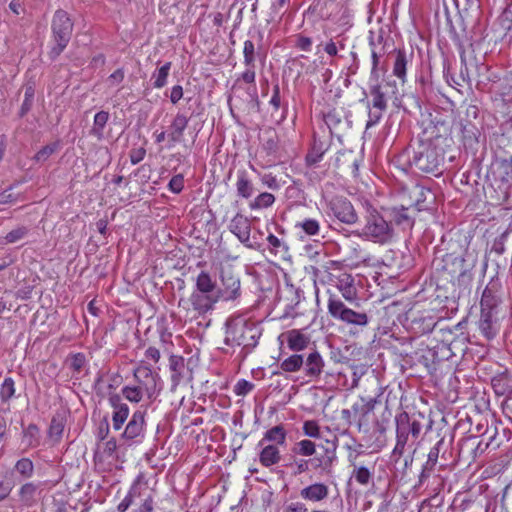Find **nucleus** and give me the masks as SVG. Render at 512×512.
Listing matches in <instances>:
<instances>
[{
  "label": "nucleus",
  "instance_id": "1",
  "mask_svg": "<svg viewBox=\"0 0 512 512\" xmlns=\"http://www.w3.org/2000/svg\"><path fill=\"white\" fill-rule=\"evenodd\" d=\"M411 194L416 197L415 203L405 207L401 206L384 209V214L380 215L375 209L371 207L367 208V212L371 214V219L368 220L367 224H379L378 219L382 220V224H401L402 222H424L429 221V217L432 216L430 209L424 207L423 203L427 200L428 196L432 195L431 190L426 189L423 186L416 185L413 187Z\"/></svg>",
  "mask_w": 512,
  "mask_h": 512
},
{
  "label": "nucleus",
  "instance_id": "2",
  "mask_svg": "<svg viewBox=\"0 0 512 512\" xmlns=\"http://www.w3.org/2000/svg\"><path fill=\"white\" fill-rule=\"evenodd\" d=\"M260 336V326L247 314L231 315L225 322L224 344L232 348L241 347L244 355L257 346Z\"/></svg>",
  "mask_w": 512,
  "mask_h": 512
},
{
  "label": "nucleus",
  "instance_id": "3",
  "mask_svg": "<svg viewBox=\"0 0 512 512\" xmlns=\"http://www.w3.org/2000/svg\"><path fill=\"white\" fill-rule=\"evenodd\" d=\"M407 153L410 165L424 173L437 172L444 161L442 149L431 138L425 137V133L411 142Z\"/></svg>",
  "mask_w": 512,
  "mask_h": 512
},
{
  "label": "nucleus",
  "instance_id": "4",
  "mask_svg": "<svg viewBox=\"0 0 512 512\" xmlns=\"http://www.w3.org/2000/svg\"><path fill=\"white\" fill-rule=\"evenodd\" d=\"M327 309L329 315L353 329H363L369 324V316L366 312L355 311L349 308L335 295L328 298Z\"/></svg>",
  "mask_w": 512,
  "mask_h": 512
},
{
  "label": "nucleus",
  "instance_id": "5",
  "mask_svg": "<svg viewBox=\"0 0 512 512\" xmlns=\"http://www.w3.org/2000/svg\"><path fill=\"white\" fill-rule=\"evenodd\" d=\"M73 31V23L64 10H57L52 20V32L56 45L51 49L50 55L52 59L58 57L67 47Z\"/></svg>",
  "mask_w": 512,
  "mask_h": 512
},
{
  "label": "nucleus",
  "instance_id": "6",
  "mask_svg": "<svg viewBox=\"0 0 512 512\" xmlns=\"http://www.w3.org/2000/svg\"><path fill=\"white\" fill-rule=\"evenodd\" d=\"M133 376L136 381L133 385L141 390L147 399L154 400L158 396L162 389L159 374L154 373L148 366L140 365L134 369Z\"/></svg>",
  "mask_w": 512,
  "mask_h": 512
},
{
  "label": "nucleus",
  "instance_id": "7",
  "mask_svg": "<svg viewBox=\"0 0 512 512\" xmlns=\"http://www.w3.org/2000/svg\"><path fill=\"white\" fill-rule=\"evenodd\" d=\"M213 265L219 266L222 287L218 291V298L225 302H235L241 296L240 279L232 270L226 269L222 261L215 260Z\"/></svg>",
  "mask_w": 512,
  "mask_h": 512
},
{
  "label": "nucleus",
  "instance_id": "8",
  "mask_svg": "<svg viewBox=\"0 0 512 512\" xmlns=\"http://www.w3.org/2000/svg\"><path fill=\"white\" fill-rule=\"evenodd\" d=\"M422 430V425L417 420H411L407 413H402L397 418V429H396V445L395 452L402 454L404 452L405 445L409 440V436L416 440Z\"/></svg>",
  "mask_w": 512,
  "mask_h": 512
},
{
  "label": "nucleus",
  "instance_id": "9",
  "mask_svg": "<svg viewBox=\"0 0 512 512\" xmlns=\"http://www.w3.org/2000/svg\"><path fill=\"white\" fill-rule=\"evenodd\" d=\"M322 118L327 125L331 136L340 139L341 135L351 127V120L344 109L332 108L322 112Z\"/></svg>",
  "mask_w": 512,
  "mask_h": 512
},
{
  "label": "nucleus",
  "instance_id": "10",
  "mask_svg": "<svg viewBox=\"0 0 512 512\" xmlns=\"http://www.w3.org/2000/svg\"><path fill=\"white\" fill-rule=\"evenodd\" d=\"M500 183L498 189V201L504 203L507 208L512 207V156L501 161L499 165Z\"/></svg>",
  "mask_w": 512,
  "mask_h": 512
},
{
  "label": "nucleus",
  "instance_id": "11",
  "mask_svg": "<svg viewBox=\"0 0 512 512\" xmlns=\"http://www.w3.org/2000/svg\"><path fill=\"white\" fill-rule=\"evenodd\" d=\"M40 483L25 481L16 491L15 500L18 507L23 510L34 507L41 496Z\"/></svg>",
  "mask_w": 512,
  "mask_h": 512
},
{
  "label": "nucleus",
  "instance_id": "12",
  "mask_svg": "<svg viewBox=\"0 0 512 512\" xmlns=\"http://www.w3.org/2000/svg\"><path fill=\"white\" fill-rule=\"evenodd\" d=\"M145 412L137 410L127 423L122 437L129 441L141 442L145 435Z\"/></svg>",
  "mask_w": 512,
  "mask_h": 512
},
{
  "label": "nucleus",
  "instance_id": "13",
  "mask_svg": "<svg viewBox=\"0 0 512 512\" xmlns=\"http://www.w3.org/2000/svg\"><path fill=\"white\" fill-rule=\"evenodd\" d=\"M331 214L343 224H354L357 216L353 205L345 198H335L330 202Z\"/></svg>",
  "mask_w": 512,
  "mask_h": 512
},
{
  "label": "nucleus",
  "instance_id": "14",
  "mask_svg": "<svg viewBox=\"0 0 512 512\" xmlns=\"http://www.w3.org/2000/svg\"><path fill=\"white\" fill-rule=\"evenodd\" d=\"M256 56H257V53H256L254 43L251 40H246L244 42V46H243V57H244V65L246 66V70L240 75V77L237 79V81L242 80L248 84L255 82Z\"/></svg>",
  "mask_w": 512,
  "mask_h": 512
},
{
  "label": "nucleus",
  "instance_id": "15",
  "mask_svg": "<svg viewBox=\"0 0 512 512\" xmlns=\"http://www.w3.org/2000/svg\"><path fill=\"white\" fill-rule=\"evenodd\" d=\"M279 339L286 341L291 351L299 352L306 349L310 343V337L300 329H291L279 336Z\"/></svg>",
  "mask_w": 512,
  "mask_h": 512
},
{
  "label": "nucleus",
  "instance_id": "16",
  "mask_svg": "<svg viewBox=\"0 0 512 512\" xmlns=\"http://www.w3.org/2000/svg\"><path fill=\"white\" fill-rule=\"evenodd\" d=\"M218 300L219 298L217 294L198 291H195L190 297L191 304L198 314H204L212 310Z\"/></svg>",
  "mask_w": 512,
  "mask_h": 512
},
{
  "label": "nucleus",
  "instance_id": "17",
  "mask_svg": "<svg viewBox=\"0 0 512 512\" xmlns=\"http://www.w3.org/2000/svg\"><path fill=\"white\" fill-rule=\"evenodd\" d=\"M169 370L171 390L174 391L184 378L186 370L185 359L179 355H171L169 358Z\"/></svg>",
  "mask_w": 512,
  "mask_h": 512
},
{
  "label": "nucleus",
  "instance_id": "18",
  "mask_svg": "<svg viewBox=\"0 0 512 512\" xmlns=\"http://www.w3.org/2000/svg\"><path fill=\"white\" fill-rule=\"evenodd\" d=\"M359 233L367 240L384 243L392 237V226H362Z\"/></svg>",
  "mask_w": 512,
  "mask_h": 512
},
{
  "label": "nucleus",
  "instance_id": "19",
  "mask_svg": "<svg viewBox=\"0 0 512 512\" xmlns=\"http://www.w3.org/2000/svg\"><path fill=\"white\" fill-rule=\"evenodd\" d=\"M336 287L342 297L352 303L358 298V290L355 286L354 278L349 274H342L337 278Z\"/></svg>",
  "mask_w": 512,
  "mask_h": 512
},
{
  "label": "nucleus",
  "instance_id": "20",
  "mask_svg": "<svg viewBox=\"0 0 512 512\" xmlns=\"http://www.w3.org/2000/svg\"><path fill=\"white\" fill-rule=\"evenodd\" d=\"M303 366L305 375L310 379H316L323 371L324 360L318 351H313L308 354Z\"/></svg>",
  "mask_w": 512,
  "mask_h": 512
},
{
  "label": "nucleus",
  "instance_id": "21",
  "mask_svg": "<svg viewBox=\"0 0 512 512\" xmlns=\"http://www.w3.org/2000/svg\"><path fill=\"white\" fill-rule=\"evenodd\" d=\"M189 123V118L182 114L177 113L173 118L169 127L168 138L172 143H179L183 140L184 131Z\"/></svg>",
  "mask_w": 512,
  "mask_h": 512
},
{
  "label": "nucleus",
  "instance_id": "22",
  "mask_svg": "<svg viewBox=\"0 0 512 512\" xmlns=\"http://www.w3.org/2000/svg\"><path fill=\"white\" fill-rule=\"evenodd\" d=\"M329 488L324 483H313L300 491L302 499L311 502H320L328 497Z\"/></svg>",
  "mask_w": 512,
  "mask_h": 512
},
{
  "label": "nucleus",
  "instance_id": "23",
  "mask_svg": "<svg viewBox=\"0 0 512 512\" xmlns=\"http://www.w3.org/2000/svg\"><path fill=\"white\" fill-rule=\"evenodd\" d=\"M287 432L282 425H276L268 429L262 439L259 441L258 446H263L266 443H271L276 446H283L286 443Z\"/></svg>",
  "mask_w": 512,
  "mask_h": 512
},
{
  "label": "nucleus",
  "instance_id": "24",
  "mask_svg": "<svg viewBox=\"0 0 512 512\" xmlns=\"http://www.w3.org/2000/svg\"><path fill=\"white\" fill-rule=\"evenodd\" d=\"M259 453V462L264 467L276 465L281 460V454L278 446L274 444H264Z\"/></svg>",
  "mask_w": 512,
  "mask_h": 512
},
{
  "label": "nucleus",
  "instance_id": "25",
  "mask_svg": "<svg viewBox=\"0 0 512 512\" xmlns=\"http://www.w3.org/2000/svg\"><path fill=\"white\" fill-rule=\"evenodd\" d=\"M496 312H481V318L479 321V328L482 334L488 338H493L497 333V317Z\"/></svg>",
  "mask_w": 512,
  "mask_h": 512
},
{
  "label": "nucleus",
  "instance_id": "26",
  "mask_svg": "<svg viewBox=\"0 0 512 512\" xmlns=\"http://www.w3.org/2000/svg\"><path fill=\"white\" fill-rule=\"evenodd\" d=\"M460 126L464 146L473 148L478 143L479 129L470 121H461Z\"/></svg>",
  "mask_w": 512,
  "mask_h": 512
},
{
  "label": "nucleus",
  "instance_id": "27",
  "mask_svg": "<svg viewBox=\"0 0 512 512\" xmlns=\"http://www.w3.org/2000/svg\"><path fill=\"white\" fill-rule=\"evenodd\" d=\"M13 471L20 481L28 480L33 477L35 466L30 458L22 457L14 464Z\"/></svg>",
  "mask_w": 512,
  "mask_h": 512
},
{
  "label": "nucleus",
  "instance_id": "28",
  "mask_svg": "<svg viewBox=\"0 0 512 512\" xmlns=\"http://www.w3.org/2000/svg\"><path fill=\"white\" fill-rule=\"evenodd\" d=\"M141 496L137 499L141 500V504L134 512H153L154 510V493L148 488L145 482L140 480Z\"/></svg>",
  "mask_w": 512,
  "mask_h": 512
},
{
  "label": "nucleus",
  "instance_id": "29",
  "mask_svg": "<svg viewBox=\"0 0 512 512\" xmlns=\"http://www.w3.org/2000/svg\"><path fill=\"white\" fill-rule=\"evenodd\" d=\"M330 144L328 142L314 139L311 150L306 155V163L309 166L315 165L320 162L325 152L329 149Z\"/></svg>",
  "mask_w": 512,
  "mask_h": 512
},
{
  "label": "nucleus",
  "instance_id": "30",
  "mask_svg": "<svg viewBox=\"0 0 512 512\" xmlns=\"http://www.w3.org/2000/svg\"><path fill=\"white\" fill-rule=\"evenodd\" d=\"M109 113L107 111L101 110L97 112L94 116L93 125L90 129V135L95 137L97 140H102L104 138V128L109 120Z\"/></svg>",
  "mask_w": 512,
  "mask_h": 512
},
{
  "label": "nucleus",
  "instance_id": "31",
  "mask_svg": "<svg viewBox=\"0 0 512 512\" xmlns=\"http://www.w3.org/2000/svg\"><path fill=\"white\" fill-rule=\"evenodd\" d=\"M499 303V298L493 286H487L481 298V312H495Z\"/></svg>",
  "mask_w": 512,
  "mask_h": 512
},
{
  "label": "nucleus",
  "instance_id": "32",
  "mask_svg": "<svg viewBox=\"0 0 512 512\" xmlns=\"http://www.w3.org/2000/svg\"><path fill=\"white\" fill-rule=\"evenodd\" d=\"M237 195L239 197L248 199L254 193L253 183L248 179L245 171H238L236 182Z\"/></svg>",
  "mask_w": 512,
  "mask_h": 512
},
{
  "label": "nucleus",
  "instance_id": "33",
  "mask_svg": "<svg viewBox=\"0 0 512 512\" xmlns=\"http://www.w3.org/2000/svg\"><path fill=\"white\" fill-rule=\"evenodd\" d=\"M252 228L256 226H231V232L247 247L255 248L257 241L255 236H251Z\"/></svg>",
  "mask_w": 512,
  "mask_h": 512
},
{
  "label": "nucleus",
  "instance_id": "34",
  "mask_svg": "<svg viewBox=\"0 0 512 512\" xmlns=\"http://www.w3.org/2000/svg\"><path fill=\"white\" fill-rule=\"evenodd\" d=\"M140 496V479H137L133 482L123 500L118 504L117 511L126 512L129 509V507L135 502L137 497Z\"/></svg>",
  "mask_w": 512,
  "mask_h": 512
},
{
  "label": "nucleus",
  "instance_id": "35",
  "mask_svg": "<svg viewBox=\"0 0 512 512\" xmlns=\"http://www.w3.org/2000/svg\"><path fill=\"white\" fill-rule=\"evenodd\" d=\"M130 414V409L127 404H114L112 413V426L113 429L119 431L126 422Z\"/></svg>",
  "mask_w": 512,
  "mask_h": 512
},
{
  "label": "nucleus",
  "instance_id": "36",
  "mask_svg": "<svg viewBox=\"0 0 512 512\" xmlns=\"http://www.w3.org/2000/svg\"><path fill=\"white\" fill-rule=\"evenodd\" d=\"M435 325V318L431 315L421 316L412 320V328L416 333L419 334H427L432 332Z\"/></svg>",
  "mask_w": 512,
  "mask_h": 512
},
{
  "label": "nucleus",
  "instance_id": "37",
  "mask_svg": "<svg viewBox=\"0 0 512 512\" xmlns=\"http://www.w3.org/2000/svg\"><path fill=\"white\" fill-rule=\"evenodd\" d=\"M444 269L451 275H462L464 272V259L453 254L446 255L444 258Z\"/></svg>",
  "mask_w": 512,
  "mask_h": 512
},
{
  "label": "nucleus",
  "instance_id": "38",
  "mask_svg": "<svg viewBox=\"0 0 512 512\" xmlns=\"http://www.w3.org/2000/svg\"><path fill=\"white\" fill-rule=\"evenodd\" d=\"M304 365V357L301 354H293L285 358L280 363V368L284 372H298Z\"/></svg>",
  "mask_w": 512,
  "mask_h": 512
},
{
  "label": "nucleus",
  "instance_id": "39",
  "mask_svg": "<svg viewBox=\"0 0 512 512\" xmlns=\"http://www.w3.org/2000/svg\"><path fill=\"white\" fill-rule=\"evenodd\" d=\"M408 61V56L404 50L396 51V58L393 66V74L402 81H404L406 76V67Z\"/></svg>",
  "mask_w": 512,
  "mask_h": 512
},
{
  "label": "nucleus",
  "instance_id": "40",
  "mask_svg": "<svg viewBox=\"0 0 512 512\" xmlns=\"http://www.w3.org/2000/svg\"><path fill=\"white\" fill-rule=\"evenodd\" d=\"M23 443H25L26 448H35L40 444V436L39 429L36 425L30 424L23 430Z\"/></svg>",
  "mask_w": 512,
  "mask_h": 512
},
{
  "label": "nucleus",
  "instance_id": "41",
  "mask_svg": "<svg viewBox=\"0 0 512 512\" xmlns=\"http://www.w3.org/2000/svg\"><path fill=\"white\" fill-rule=\"evenodd\" d=\"M370 94L372 96V107L377 110H386L387 101L385 93L379 84L372 85L370 87Z\"/></svg>",
  "mask_w": 512,
  "mask_h": 512
},
{
  "label": "nucleus",
  "instance_id": "42",
  "mask_svg": "<svg viewBox=\"0 0 512 512\" xmlns=\"http://www.w3.org/2000/svg\"><path fill=\"white\" fill-rule=\"evenodd\" d=\"M196 287L198 292H204V293H210V294H216L215 293V282L212 280L210 275L206 272H201L196 279Z\"/></svg>",
  "mask_w": 512,
  "mask_h": 512
},
{
  "label": "nucleus",
  "instance_id": "43",
  "mask_svg": "<svg viewBox=\"0 0 512 512\" xmlns=\"http://www.w3.org/2000/svg\"><path fill=\"white\" fill-rule=\"evenodd\" d=\"M352 477L362 486H367L373 477V472L365 466L354 465Z\"/></svg>",
  "mask_w": 512,
  "mask_h": 512
},
{
  "label": "nucleus",
  "instance_id": "44",
  "mask_svg": "<svg viewBox=\"0 0 512 512\" xmlns=\"http://www.w3.org/2000/svg\"><path fill=\"white\" fill-rule=\"evenodd\" d=\"M123 397L131 403H139L145 394L134 385H126L121 389Z\"/></svg>",
  "mask_w": 512,
  "mask_h": 512
},
{
  "label": "nucleus",
  "instance_id": "45",
  "mask_svg": "<svg viewBox=\"0 0 512 512\" xmlns=\"http://www.w3.org/2000/svg\"><path fill=\"white\" fill-rule=\"evenodd\" d=\"M64 428V419L60 416L53 417L49 427V436L54 440L59 441L63 435Z\"/></svg>",
  "mask_w": 512,
  "mask_h": 512
},
{
  "label": "nucleus",
  "instance_id": "46",
  "mask_svg": "<svg viewBox=\"0 0 512 512\" xmlns=\"http://www.w3.org/2000/svg\"><path fill=\"white\" fill-rule=\"evenodd\" d=\"M60 141H55L42 147L34 156L36 162H45L52 154L60 149Z\"/></svg>",
  "mask_w": 512,
  "mask_h": 512
},
{
  "label": "nucleus",
  "instance_id": "47",
  "mask_svg": "<svg viewBox=\"0 0 512 512\" xmlns=\"http://www.w3.org/2000/svg\"><path fill=\"white\" fill-rule=\"evenodd\" d=\"M15 383L11 377L4 379L0 388V398L3 402L9 401L15 395Z\"/></svg>",
  "mask_w": 512,
  "mask_h": 512
},
{
  "label": "nucleus",
  "instance_id": "48",
  "mask_svg": "<svg viewBox=\"0 0 512 512\" xmlns=\"http://www.w3.org/2000/svg\"><path fill=\"white\" fill-rule=\"evenodd\" d=\"M294 452L302 456H312L316 452V445L311 440L304 439L296 444Z\"/></svg>",
  "mask_w": 512,
  "mask_h": 512
},
{
  "label": "nucleus",
  "instance_id": "49",
  "mask_svg": "<svg viewBox=\"0 0 512 512\" xmlns=\"http://www.w3.org/2000/svg\"><path fill=\"white\" fill-rule=\"evenodd\" d=\"M170 68L171 62H166L158 69L157 74L153 76L155 78L153 84L155 88H162L166 85Z\"/></svg>",
  "mask_w": 512,
  "mask_h": 512
},
{
  "label": "nucleus",
  "instance_id": "50",
  "mask_svg": "<svg viewBox=\"0 0 512 512\" xmlns=\"http://www.w3.org/2000/svg\"><path fill=\"white\" fill-rule=\"evenodd\" d=\"M275 201V197L272 193L263 192L260 193L254 200L251 202V208H267L271 206Z\"/></svg>",
  "mask_w": 512,
  "mask_h": 512
},
{
  "label": "nucleus",
  "instance_id": "51",
  "mask_svg": "<svg viewBox=\"0 0 512 512\" xmlns=\"http://www.w3.org/2000/svg\"><path fill=\"white\" fill-rule=\"evenodd\" d=\"M33 98H34V88L32 86H27L25 88V94H24V101L21 105L20 109V117H23L25 114H27L33 104Z\"/></svg>",
  "mask_w": 512,
  "mask_h": 512
},
{
  "label": "nucleus",
  "instance_id": "52",
  "mask_svg": "<svg viewBox=\"0 0 512 512\" xmlns=\"http://www.w3.org/2000/svg\"><path fill=\"white\" fill-rule=\"evenodd\" d=\"M263 150L267 155H276L278 152V137L275 133H272L262 144Z\"/></svg>",
  "mask_w": 512,
  "mask_h": 512
},
{
  "label": "nucleus",
  "instance_id": "53",
  "mask_svg": "<svg viewBox=\"0 0 512 512\" xmlns=\"http://www.w3.org/2000/svg\"><path fill=\"white\" fill-rule=\"evenodd\" d=\"M254 389V384L245 379H240L234 385L233 391L237 396H245Z\"/></svg>",
  "mask_w": 512,
  "mask_h": 512
},
{
  "label": "nucleus",
  "instance_id": "54",
  "mask_svg": "<svg viewBox=\"0 0 512 512\" xmlns=\"http://www.w3.org/2000/svg\"><path fill=\"white\" fill-rule=\"evenodd\" d=\"M303 432L308 437L320 438V427L314 420H308L304 422Z\"/></svg>",
  "mask_w": 512,
  "mask_h": 512
},
{
  "label": "nucleus",
  "instance_id": "55",
  "mask_svg": "<svg viewBox=\"0 0 512 512\" xmlns=\"http://www.w3.org/2000/svg\"><path fill=\"white\" fill-rule=\"evenodd\" d=\"M14 189L15 187L11 186L0 193V204H11L18 201L20 193H15Z\"/></svg>",
  "mask_w": 512,
  "mask_h": 512
},
{
  "label": "nucleus",
  "instance_id": "56",
  "mask_svg": "<svg viewBox=\"0 0 512 512\" xmlns=\"http://www.w3.org/2000/svg\"><path fill=\"white\" fill-rule=\"evenodd\" d=\"M14 488V483L5 480V475L0 472V501L5 500Z\"/></svg>",
  "mask_w": 512,
  "mask_h": 512
},
{
  "label": "nucleus",
  "instance_id": "57",
  "mask_svg": "<svg viewBox=\"0 0 512 512\" xmlns=\"http://www.w3.org/2000/svg\"><path fill=\"white\" fill-rule=\"evenodd\" d=\"M168 188L171 192L179 194L184 188V176L182 174L173 176L168 183Z\"/></svg>",
  "mask_w": 512,
  "mask_h": 512
},
{
  "label": "nucleus",
  "instance_id": "58",
  "mask_svg": "<svg viewBox=\"0 0 512 512\" xmlns=\"http://www.w3.org/2000/svg\"><path fill=\"white\" fill-rule=\"evenodd\" d=\"M441 444V441H439L434 447H432L428 453V459L424 465L425 469H432L438 460L439 457V446Z\"/></svg>",
  "mask_w": 512,
  "mask_h": 512
},
{
  "label": "nucleus",
  "instance_id": "59",
  "mask_svg": "<svg viewBox=\"0 0 512 512\" xmlns=\"http://www.w3.org/2000/svg\"><path fill=\"white\" fill-rule=\"evenodd\" d=\"M260 179L262 184L271 190H279L281 188L280 182L277 180L276 176L271 173L263 174Z\"/></svg>",
  "mask_w": 512,
  "mask_h": 512
},
{
  "label": "nucleus",
  "instance_id": "60",
  "mask_svg": "<svg viewBox=\"0 0 512 512\" xmlns=\"http://www.w3.org/2000/svg\"><path fill=\"white\" fill-rule=\"evenodd\" d=\"M85 364V356L81 353H77L71 356L69 359V366L75 372H80Z\"/></svg>",
  "mask_w": 512,
  "mask_h": 512
},
{
  "label": "nucleus",
  "instance_id": "61",
  "mask_svg": "<svg viewBox=\"0 0 512 512\" xmlns=\"http://www.w3.org/2000/svg\"><path fill=\"white\" fill-rule=\"evenodd\" d=\"M383 111L384 110H377V109L369 111L368 121L366 123V130H368L369 128H371L379 123V121L382 118Z\"/></svg>",
  "mask_w": 512,
  "mask_h": 512
},
{
  "label": "nucleus",
  "instance_id": "62",
  "mask_svg": "<svg viewBox=\"0 0 512 512\" xmlns=\"http://www.w3.org/2000/svg\"><path fill=\"white\" fill-rule=\"evenodd\" d=\"M25 234H26L25 228L18 227L7 234L6 241L8 243H15V242L19 241L20 239H22Z\"/></svg>",
  "mask_w": 512,
  "mask_h": 512
},
{
  "label": "nucleus",
  "instance_id": "63",
  "mask_svg": "<svg viewBox=\"0 0 512 512\" xmlns=\"http://www.w3.org/2000/svg\"><path fill=\"white\" fill-rule=\"evenodd\" d=\"M312 40L309 37L298 35L296 40V47L302 51L309 52L311 50Z\"/></svg>",
  "mask_w": 512,
  "mask_h": 512
},
{
  "label": "nucleus",
  "instance_id": "64",
  "mask_svg": "<svg viewBox=\"0 0 512 512\" xmlns=\"http://www.w3.org/2000/svg\"><path fill=\"white\" fill-rule=\"evenodd\" d=\"M367 405H364V398H361V403H354L351 406V410L353 411L354 418L365 417L368 415V411H366Z\"/></svg>",
  "mask_w": 512,
  "mask_h": 512
}]
</instances>
